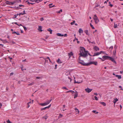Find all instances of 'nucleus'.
I'll return each instance as SVG.
<instances>
[{"label":"nucleus","instance_id":"f257e3e1","mask_svg":"<svg viewBox=\"0 0 123 123\" xmlns=\"http://www.w3.org/2000/svg\"><path fill=\"white\" fill-rule=\"evenodd\" d=\"M80 53L79 54L80 56L79 58V60L80 62L79 63L83 65L87 66V63H85L83 61L81 60L80 57H86L87 55V51H86L85 48L83 47H80Z\"/></svg>","mask_w":123,"mask_h":123},{"label":"nucleus","instance_id":"f03ea898","mask_svg":"<svg viewBox=\"0 0 123 123\" xmlns=\"http://www.w3.org/2000/svg\"><path fill=\"white\" fill-rule=\"evenodd\" d=\"M19 0L20 1V0H15L13 2H10L8 1H6V3L7 5H13L16 3L18 2V1Z\"/></svg>","mask_w":123,"mask_h":123},{"label":"nucleus","instance_id":"7ed1b4c3","mask_svg":"<svg viewBox=\"0 0 123 123\" xmlns=\"http://www.w3.org/2000/svg\"><path fill=\"white\" fill-rule=\"evenodd\" d=\"M93 18L96 24L98 23L99 21L97 16L96 14L94 15Z\"/></svg>","mask_w":123,"mask_h":123},{"label":"nucleus","instance_id":"20e7f679","mask_svg":"<svg viewBox=\"0 0 123 123\" xmlns=\"http://www.w3.org/2000/svg\"><path fill=\"white\" fill-rule=\"evenodd\" d=\"M110 58V57L108 56H103L102 58L104 59L102 60V61H104L105 60H109V59Z\"/></svg>","mask_w":123,"mask_h":123},{"label":"nucleus","instance_id":"39448f33","mask_svg":"<svg viewBox=\"0 0 123 123\" xmlns=\"http://www.w3.org/2000/svg\"><path fill=\"white\" fill-rule=\"evenodd\" d=\"M85 90L86 92L89 93L92 90V89H91L87 87L85 89Z\"/></svg>","mask_w":123,"mask_h":123},{"label":"nucleus","instance_id":"423d86ee","mask_svg":"<svg viewBox=\"0 0 123 123\" xmlns=\"http://www.w3.org/2000/svg\"><path fill=\"white\" fill-rule=\"evenodd\" d=\"M109 59L111 60L114 63H115L116 64V62L115 61L114 58H112L111 57H110V58Z\"/></svg>","mask_w":123,"mask_h":123},{"label":"nucleus","instance_id":"0eeeda50","mask_svg":"<svg viewBox=\"0 0 123 123\" xmlns=\"http://www.w3.org/2000/svg\"><path fill=\"white\" fill-rule=\"evenodd\" d=\"M93 49L95 50L96 51H99V48L96 46H95L93 48Z\"/></svg>","mask_w":123,"mask_h":123},{"label":"nucleus","instance_id":"6e6552de","mask_svg":"<svg viewBox=\"0 0 123 123\" xmlns=\"http://www.w3.org/2000/svg\"><path fill=\"white\" fill-rule=\"evenodd\" d=\"M42 27L41 26H39L38 28V30L39 31L42 32Z\"/></svg>","mask_w":123,"mask_h":123},{"label":"nucleus","instance_id":"1a4fd4ad","mask_svg":"<svg viewBox=\"0 0 123 123\" xmlns=\"http://www.w3.org/2000/svg\"><path fill=\"white\" fill-rule=\"evenodd\" d=\"M118 101V99H117V98L114 99V100H113V101L114 105Z\"/></svg>","mask_w":123,"mask_h":123},{"label":"nucleus","instance_id":"9d476101","mask_svg":"<svg viewBox=\"0 0 123 123\" xmlns=\"http://www.w3.org/2000/svg\"><path fill=\"white\" fill-rule=\"evenodd\" d=\"M52 101V99H51L50 100H47L46 102H45L47 104V105H48L49 104L51 101Z\"/></svg>","mask_w":123,"mask_h":123},{"label":"nucleus","instance_id":"9b49d317","mask_svg":"<svg viewBox=\"0 0 123 123\" xmlns=\"http://www.w3.org/2000/svg\"><path fill=\"white\" fill-rule=\"evenodd\" d=\"M99 55V52H97V53H94V55L93 56H96L98 55Z\"/></svg>","mask_w":123,"mask_h":123},{"label":"nucleus","instance_id":"f8f14e48","mask_svg":"<svg viewBox=\"0 0 123 123\" xmlns=\"http://www.w3.org/2000/svg\"><path fill=\"white\" fill-rule=\"evenodd\" d=\"M94 62L93 61L89 63H87V66H88L90 65L91 64H94Z\"/></svg>","mask_w":123,"mask_h":123},{"label":"nucleus","instance_id":"ddd939ff","mask_svg":"<svg viewBox=\"0 0 123 123\" xmlns=\"http://www.w3.org/2000/svg\"><path fill=\"white\" fill-rule=\"evenodd\" d=\"M78 92L76 91V92L74 94V98H76L78 96Z\"/></svg>","mask_w":123,"mask_h":123},{"label":"nucleus","instance_id":"4468645a","mask_svg":"<svg viewBox=\"0 0 123 123\" xmlns=\"http://www.w3.org/2000/svg\"><path fill=\"white\" fill-rule=\"evenodd\" d=\"M39 105L42 106H44L47 105L46 103L45 102L43 103H40Z\"/></svg>","mask_w":123,"mask_h":123},{"label":"nucleus","instance_id":"2eb2a0df","mask_svg":"<svg viewBox=\"0 0 123 123\" xmlns=\"http://www.w3.org/2000/svg\"><path fill=\"white\" fill-rule=\"evenodd\" d=\"M83 31L81 28H80L79 30V32L80 34L81 33H83Z\"/></svg>","mask_w":123,"mask_h":123},{"label":"nucleus","instance_id":"dca6fc26","mask_svg":"<svg viewBox=\"0 0 123 123\" xmlns=\"http://www.w3.org/2000/svg\"><path fill=\"white\" fill-rule=\"evenodd\" d=\"M56 35L57 36H58L63 37L64 36V35L61 34L60 33H57L56 34Z\"/></svg>","mask_w":123,"mask_h":123},{"label":"nucleus","instance_id":"f3484780","mask_svg":"<svg viewBox=\"0 0 123 123\" xmlns=\"http://www.w3.org/2000/svg\"><path fill=\"white\" fill-rule=\"evenodd\" d=\"M56 62L57 63L59 64L61 63H62V62L60 60L59 58L58 59V60H57Z\"/></svg>","mask_w":123,"mask_h":123},{"label":"nucleus","instance_id":"a211bd4d","mask_svg":"<svg viewBox=\"0 0 123 123\" xmlns=\"http://www.w3.org/2000/svg\"><path fill=\"white\" fill-rule=\"evenodd\" d=\"M116 76L117 77L118 79H120L121 78V77L120 75H116Z\"/></svg>","mask_w":123,"mask_h":123},{"label":"nucleus","instance_id":"6ab92c4d","mask_svg":"<svg viewBox=\"0 0 123 123\" xmlns=\"http://www.w3.org/2000/svg\"><path fill=\"white\" fill-rule=\"evenodd\" d=\"M25 14V11H23V13L21 12L19 14H18L20 16V15H23L24 14Z\"/></svg>","mask_w":123,"mask_h":123},{"label":"nucleus","instance_id":"aec40b11","mask_svg":"<svg viewBox=\"0 0 123 123\" xmlns=\"http://www.w3.org/2000/svg\"><path fill=\"white\" fill-rule=\"evenodd\" d=\"M101 104V105H102L103 106H105L106 105V104L104 102H99Z\"/></svg>","mask_w":123,"mask_h":123},{"label":"nucleus","instance_id":"412c9836","mask_svg":"<svg viewBox=\"0 0 123 123\" xmlns=\"http://www.w3.org/2000/svg\"><path fill=\"white\" fill-rule=\"evenodd\" d=\"M73 55V54L72 52L68 53V55L69 56V57H70L71 56Z\"/></svg>","mask_w":123,"mask_h":123},{"label":"nucleus","instance_id":"4be33fe9","mask_svg":"<svg viewBox=\"0 0 123 123\" xmlns=\"http://www.w3.org/2000/svg\"><path fill=\"white\" fill-rule=\"evenodd\" d=\"M84 32L87 35H89V34L88 33V31L87 30H85Z\"/></svg>","mask_w":123,"mask_h":123},{"label":"nucleus","instance_id":"5701e85b","mask_svg":"<svg viewBox=\"0 0 123 123\" xmlns=\"http://www.w3.org/2000/svg\"><path fill=\"white\" fill-rule=\"evenodd\" d=\"M102 53H103L105 55H107V54L106 53H105V52H103L102 51H101L100 52H99V55L101 54Z\"/></svg>","mask_w":123,"mask_h":123},{"label":"nucleus","instance_id":"b1692460","mask_svg":"<svg viewBox=\"0 0 123 123\" xmlns=\"http://www.w3.org/2000/svg\"><path fill=\"white\" fill-rule=\"evenodd\" d=\"M48 31H49L50 32V34H51L52 33V30H51V29L49 28L48 29Z\"/></svg>","mask_w":123,"mask_h":123},{"label":"nucleus","instance_id":"393cba45","mask_svg":"<svg viewBox=\"0 0 123 123\" xmlns=\"http://www.w3.org/2000/svg\"><path fill=\"white\" fill-rule=\"evenodd\" d=\"M75 110L76 111V112H77V113L78 114L79 112V110L76 108H75Z\"/></svg>","mask_w":123,"mask_h":123},{"label":"nucleus","instance_id":"a878e982","mask_svg":"<svg viewBox=\"0 0 123 123\" xmlns=\"http://www.w3.org/2000/svg\"><path fill=\"white\" fill-rule=\"evenodd\" d=\"M12 34H16L17 35H20V33L18 32H17L15 31L12 32Z\"/></svg>","mask_w":123,"mask_h":123},{"label":"nucleus","instance_id":"bb28decb","mask_svg":"<svg viewBox=\"0 0 123 123\" xmlns=\"http://www.w3.org/2000/svg\"><path fill=\"white\" fill-rule=\"evenodd\" d=\"M52 4H53L52 3H51L49 4V8H51L55 6V5H54L52 6H51L52 5Z\"/></svg>","mask_w":123,"mask_h":123},{"label":"nucleus","instance_id":"cd10ccee","mask_svg":"<svg viewBox=\"0 0 123 123\" xmlns=\"http://www.w3.org/2000/svg\"><path fill=\"white\" fill-rule=\"evenodd\" d=\"M47 109V107H45L44 108H41V111H42V110H45L46 109Z\"/></svg>","mask_w":123,"mask_h":123},{"label":"nucleus","instance_id":"c85d7f7f","mask_svg":"<svg viewBox=\"0 0 123 123\" xmlns=\"http://www.w3.org/2000/svg\"><path fill=\"white\" fill-rule=\"evenodd\" d=\"M34 82H32L29 84L28 85L29 86H30L32 85H34Z\"/></svg>","mask_w":123,"mask_h":123},{"label":"nucleus","instance_id":"c756f323","mask_svg":"<svg viewBox=\"0 0 123 123\" xmlns=\"http://www.w3.org/2000/svg\"><path fill=\"white\" fill-rule=\"evenodd\" d=\"M90 25L91 27H92V29H95L94 27L93 26V25L91 23H90Z\"/></svg>","mask_w":123,"mask_h":123},{"label":"nucleus","instance_id":"7c9ffc66","mask_svg":"<svg viewBox=\"0 0 123 123\" xmlns=\"http://www.w3.org/2000/svg\"><path fill=\"white\" fill-rule=\"evenodd\" d=\"M48 118V116L46 115L44 117H43V118L44 119L46 120L47 119V118Z\"/></svg>","mask_w":123,"mask_h":123},{"label":"nucleus","instance_id":"2f4dec72","mask_svg":"<svg viewBox=\"0 0 123 123\" xmlns=\"http://www.w3.org/2000/svg\"><path fill=\"white\" fill-rule=\"evenodd\" d=\"M116 50L115 49L114 51H113V54L115 55L116 54Z\"/></svg>","mask_w":123,"mask_h":123},{"label":"nucleus","instance_id":"473e14b6","mask_svg":"<svg viewBox=\"0 0 123 123\" xmlns=\"http://www.w3.org/2000/svg\"><path fill=\"white\" fill-rule=\"evenodd\" d=\"M114 28H116L117 27V25L116 24H115V23L114 24Z\"/></svg>","mask_w":123,"mask_h":123},{"label":"nucleus","instance_id":"72a5a7b5","mask_svg":"<svg viewBox=\"0 0 123 123\" xmlns=\"http://www.w3.org/2000/svg\"><path fill=\"white\" fill-rule=\"evenodd\" d=\"M27 4H29V5H30V4H31V5H33L34 4V3H31L30 2H27Z\"/></svg>","mask_w":123,"mask_h":123},{"label":"nucleus","instance_id":"f704fd0d","mask_svg":"<svg viewBox=\"0 0 123 123\" xmlns=\"http://www.w3.org/2000/svg\"><path fill=\"white\" fill-rule=\"evenodd\" d=\"M94 64L95 65H97V62H94Z\"/></svg>","mask_w":123,"mask_h":123},{"label":"nucleus","instance_id":"c9c22d12","mask_svg":"<svg viewBox=\"0 0 123 123\" xmlns=\"http://www.w3.org/2000/svg\"><path fill=\"white\" fill-rule=\"evenodd\" d=\"M41 77H36V78L37 79H40L41 78Z\"/></svg>","mask_w":123,"mask_h":123},{"label":"nucleus","instance_id":"e433bc0d","mask_svg":"<svg viewBox=\"0 0 123 123\" xmlns=\"http://www.w3.org/2000/svg\"><path fill=\"white\" fill-rule=\"evenodd\" d=\"M75 21H73V22H72L71 23V25H73L75 23Z\"/></svg>","mask_w":123,"mask_h":123},{"label":"nucleus","instance_id":"4c0bfd02","mask_svg":"<svg viewBox=\"0 0 123 123\" xmlns=\"http://www.w3.org/2000/svg\"><path fill=\"white\" fill-rule=\"evenodd\" d=\"M70 92L72 93L73 94L75 92L73 91L72 90H70Z\"/></svg>","mask_w":123,"mask_h":123},{"label":"nucleus","instance_id":"58836bf2","mask_svg":"<svg viewBox=\"0 0 123 123\" xmlns=\"http://www.w3.org/2000/svg\"><path fill=\"white\" fill-rule=\"evenodd\" d=\"M94 98L95 100H98V99L97 98V97L96 96H95L94 97Z\"/></svg>","mask_w":123,"mask_h":123},{"label":"nucleus","instance_id":"ea45409f","mask_svg":"<svg viewBox=\"0 0 123 123\" xmlns=\"http://www.w3.org/2000/svg\"><path fill=\"white\" fill-rule=\"evenodd\" d=\"M62 9H60L59 11H58L57 12L58 13H60V12H62Z\"/></svg>","mask_w":123,"mask_h":123},{"label":"nucleus","instance_id":"a19ab883","mask_svg":"<svg viewBox=\"0 0 123 123\" xmlns=\"http://www.w3.org/2000/svg\"><path fill=\"white\" fill-rule=\"evenodd\" d=\"M7 123H13L11 122L9 120H8V121H7Z\"/></svg>","mask_w":123,"mask_h":123},{"label":"nucleus","instance_id":"79ce46f5","mask_svg":"<svg viewBox=\"0 0 123 123\" xmlns=\"http://www.w3.org/2000/svg\"><path fill=\"white\" fill-rule=\"evenodd\" d=\"M23 27L24 28V30L25 31H26V30H27V28H26V27H25V26H23Z\"/></svg>","mask_w":123,"mask_h":123},{"label":"nucleus","instance_id":"37998d69","mask_svg":"<svg viewBox=\"0 0 123 123\" xmlns=\"http://www.w3.org/2000/svg\"><path fill=\"white\" fill-rule=\"evenodd\" d=\"M51 104L50 105H49L48 106L46 107L47 109H49L51 106Z\"/></svg>","mask_w":123,"mask_h":123},{"label":"nucleus","instance_id":"c03bdc74","mask_svg":"<svg viewBox=\"0 0 123 123\" xmlns=\"http://www.w3.org/2000/svg\"><path fill=\"white\" fill-rule=\"evenodd\" d=\"M27 105H28V106L27 107V108H29L30 106V105H29V103H27Z\"/></svg>","mask_w":123,"mask_h":123},{"label":"nucleus","instance_id":"a18cd8bd","mask_svg":"<svg viewBox=\"0 0 123 123\" xmlns=\"http://www.w3.org/2000/svg\"><path fill=\"white\" fill-rule=\"evenodd\" d=\"M62 89H66L67 90H68V89H67L66 87H63L62 88Z\"/></svg>","mask_w":123,"mask_h":123},{"label":"nucleus","instance_id":"49530a36","mask_svg":"<svg viewBox=\"0 0 123 123\" xmlns=\"http://www.w3.org/2000/svg\"><path fill=\"white\" fill-rule=\"evenodd\" d=\"M43 20L44 19L43 18H40V20L41 21H43Z\"/></svg>","mask_w":123,"mask_h":123},{"label":"nucleus","instance_id":"de8ad7c7","mask_svg":"<svg viewBox=\"0 0 123 123\" xmlns=\"http://www.w3.org/2000/svg\"><path fill=\"white\" fill-rule=\"evenodd\" d=\"M14 16H15L14 17H12L14 19V18H15L17 17V16H16V15H14Z\"/></svg>","mask_w":123,"mask_h":123},{"label":"nucleus","instance_id":"09e8293b","mask_svg":"<svg viewBox=\"0 0 123 123\" xmlns=\"http://www.w3.org/2000/svg\"><path fill=\"white\" fill-rule=\"evenodd\" d=\"M31 1L32 2H33V0H28L26 1V2H28V1Z\"/></svg>","mask_w":123,"mask_h":123},{"label":"nucleus","instance_id":"8fccbe9b","mask_svg":"<svg viewBox=\"0 0 123 123\" xmlns=\"http://www.w3.org/2000/svg\"><path fill=\"white\" fill-rule=\"evenodd\" d=\"M68 78L69 80H70V81H71L72 80L69 77H68Z\"/></svg>","mask_w":123,"mask_h":123},{"label":"nucleus","instance_id":"3c124183","mask_svg":"<svg viewBox=\"0 0 123 123\" xmlns=\"http://www.w3.org/2000/svg\"><path fill=\"white\" fill-rule=\"evenodd\" d=\"M2 105V104L1 103H0V108H1Z\"/></svg>","mask_w":123,"mask_h":123},{"label":"nucleus","instance_id":"603ef678","mask_svg":"<svg viewBox=\"0 0 123 123\" xmlns=\"http://www.w3.org/2000/svg\"><path fill=\"white\" fill-rule=\"evenodd\" d=\"M109 6H110L111 7H112L113 6V5H112L111 4H110L109 5Z\"/></svg>","mask_w":123,"mask_h":123},{"label":"nucleus","instance_id":"864d4df0","mask_svg":"<svg viewBox=\"0 0 123 123\" xmlns=\"http://www.w3.org/2000/svg\"><path fill=\"white\" fill-rule=\"evenodd\" d=\"M13 73H11L10 74V76L12 75H13Z\"/></svg>","mask_w":123,"mask_h":123},{"label":"nucleus","instance_id":"5fc2aeb1","mask_svg":"<svg viewBox=\"0 0 123 123\" xmlns=\"http://www.w3.org/2000/svg\"><path fill=\"white\" fill-rule=\"evenodd\" d=\"M67 36V34H65L64 35V37H66Z\"/></svg>","mask_w":123,"mask_h":123},{"label":"nucleus","instance_id":"6e6d98bb","mask_svg":"<svg viewBox=\"0 0 123 123\" xmlns=\"http://www.w3.org/2000/svg\"><path fill=\"white\" fill-rule=\"evenodd\" d=\"M119 88H121V89L122 90H123V89L122 88V87L121 86H119Z\"/></svg>","mask_w":123,"mask_h":123},{"label":"nucleus","instance_id":"4d7b16f0","mask_svg":"<svg viewBox=\"0 0 123 123\" xmlns=\"http://www.w3.org/2000/svg\"><path fill=\"white\" fill-rule=\"evenodd\" d=\"M96 111V110H93L92 111V112L94 113H95Z\"/></svg>","mask_w":123,"mask_h":123},{"label":"nucleus","instance_id":"13d9d810","mask_svg":"<svg viewBox=\"0 0 123 123\" xmlns=\"http://www.w3.org/2000/svg\"><path fill=\"white\" fill-rule=\"evenodd\" d=\"M59 116L61 117H62V115L60 114L59 115Z\"/></svg>","mask_w":123,"mask_h":123},{"label":"nucleus","instance_id":"bf43d9fd","mask_svg":"<svg viewBox=\"0 0 123 123\" xmlns=\"http://www.w3.org/2000/svg\"><path fill=\"white\" fill-rule=\"evenodd\" d=\"M117 48V47L116 46V45H115L114 47V48L116 50V49Z\"/></svg>","mask_w":123,"mask_h":123},{"label":"nucleus","instance_id":"052dcab7","mask_svg":"<svg viewBox=\"0 0 123 123\" xmlns=\"http://www.w3.org/2000/svg\"><path fill=\"white\" fill-rule=\"evenodd\" d=\"M19 6L20 7H22V6H24L22 5H19Z\"/></svg>","mask_w":123,"mask_h":123},{"label":"nucleus","instance_id":"680f3d73","mask_svg":"<svg viewBox=\"0 0 123 123\" xmlns=\"http://www.w3.org/2000/svg\"><path fill=\"white\" fill-rule=\"evenodd\" d=\"M14 23L15 24H16V25H19L18 24H17V22H15V23Z\"/></svg>","mask_w":123,"mask_h":123},{"label":"nucleus","instance_id":"e2e57ef3","mask_svg":"<svg viewBox=\"0 0 123 123\" xmlns=\"http://www.w3.org/2000/svg\"><path fill=\"white\" fill-rule=\"evenodd\" d=\"M120 73L121 74H122L123 73V71H121L120 72Z\"/></svg>","mask_w":123,"mask_h":123},{"label":"nucleus","instance_id":"0e129e2a","mask_svg":"<svg viewBox=\"0 0 123 123\" xmlns=\"http://www.w3.org/2000/svg\"><path fill=\"white\" fill-rule=\"evenodd\" d=\"M43 0H38V2H39V3L40 2H41Z\"/></svg>","mask_w":123,"mask_h":123},{"label":"nucleus","instance_id":"69168bd1","mask_svg":"<svg viewBox=\"0 0 123 123\" xmlns=\"http://www.w3.org/2000/svg\"><path fill=\"white\" fill-rule=\"evenodd\" d=\"M94 94L95 95H96L97 96L98 95L97 93H94Z\"/></svg>","mask_w":123,"mask_h":123},{"label":"nucleus","instance_id":"338daca9","mask_svg":"<svg viewBox=\"0 0 123 123\" xmlns=\"http://www.w3.org/2000/svg\"><path fill=\"white\" fill-rule=\"evenodd\" d=\"M113 47L112 46H111V47L110 48V49H113Z\"/></svg>","mask_w":123,"mask_h":123},{"label":"nucleus","instance_id":"774afa93","mask_svg":"<svg viewBox=\"0 0 123 123\" xmlns=\"http://www.w3.org/2000/svg\"><path fill=\"white\" fill-rule=\"evenodd\" d=\"M69 92H70V90H69V91H67L66 92V93H68Z\"/></svg>","mask_w":123,"mask_h":123}]
</instances>
